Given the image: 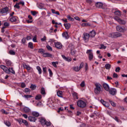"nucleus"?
<instances>
[{"instance_id": "obj_35", "label": "nucleus", "mask_w": 127, "mask_h": 127, "mask_svg": "<svg viewBox=\"0 0 127 127\" xmlns=\"http://www.w3.org/2000/svg\"><path fill=\"white\" fill-rule=\"evenodd\" d=\"M28 47L31 48V49H33V43L32 42H29L28 43Z\"/></svg>"}, {"instance_id": "obj_60", "label": "nucleus", "mask_w": 127, "mask_h": 127, "mask_svg": "<svg viewBox=\"0 0 127 127\" xmlns=\"http://www.w3.org/2000/svg\"><path fill=\"white\" fill-rule=\"evenodd\" d=\"M43 72H44V73H46L47 72V67H43Z\"/></svg>"}, {"instance_id": "obj_46", "label": "nucleus", "mask_w": 127, "mask_h": 127, "mask_svg": "<svg viewBox=\"0 0 127 127\" xmlns=\"http://www.w3.org/2000/svg\"><path fill=\"white\" fill-rule=\"evenodd\" d=\"M113 119H114V120H115V121L117 122V123H120L121 122V120L120 119H119V118L117 117H115V118H113Z\"/></svg>"}, {"instance_id": "obj_26", "label": "nucleus", "mask_w": 127, "mask_h": 127, "mask_svg": "<svg viewBox=\"0 0 127 127\" xmlns=\"http://www.w3.org/2000/svg\"><path fill=\"white\" fill-rule=\"evenodd\" d=\"M5 63L7 65V66H11V61L8 60H5Z\"/></svg>"}, {"instance_id": "obj_62", "label": "nucleus", "mask_w": 127, "mask_h": 127, "mask_svg": "<svg viewBox=\"0 0 127 127\" xmlns=\"http://www.w3.org/2000/svg\"><path fill=\"white\" fill-rule=\"evenodd\" d=\"M4 26H9V23H8L7 22H5L4 23Z\"/></svg>"}, {"instance_id": "obj_4", "label": "nucleus", "mask_w": 127, "mask_h": 127, "mask_svg": "<svg viewBox=\"0 0 127 127\" xmlns=\"http://www.w3.org/2000/svg\"><path fill=\"white\" fill-rule=\"evenodd\" d=\"M86 54L88 55V59L89 61H92L94 58V54H93V51L92 50H87L86 51Z\"/></svg>"}, {"instance_id": "obj_5", "label": "nucleus", "mask_w": 127, "mask_h": 127, "mask_svg": "<svg viewBox=\"0 0 127 127\" xmlns=\"http://www.w3.org/2000/svg\"><path fill=\"white\" fill-rule=\"evenodd\" d=\"M121 36H122V34L119 32L112 33L109 35V37H111V38H118V37H121Z\"/></svg>"}, {"instance_id": "obj_49", "label": "nucleus", "mask_w": 127, "mask_h": 127, "mask_svg": "<svg viewBox=\"0 0 127 127\" xmlns=\"http://www.w3.org/2000/svg\"><path fill=\"white\" fill-rule=\"evenodd\" d=\"M109 102L110 103L111 105L113 106V107H116V103L111 100H109Z\"/></svg>"}, {"instance_id": "obj_48", "label": "nucleus", "mask_w": 127, "mask_h": 127, "mask_svg": "<svg viewBox=\"0 0 127 127\" xmlns=\"http://www.w3.org/2000/svg\"><path fill=\"white\" fill-rule=\"evenodd\" d=\"M16 8H17L18 9H19L20 8V6H19V3H16V4L14 6Z\"/></svg>"}, {"instance_id": "obj_12", "label": "nucleus", "mask_w": 127, "mask_h": 127, "mask_svg": "<svg viewBox=\"0 0 127 127\" xmlns=\"http://www.w3.org/2000/svg\"><path fill=\"white\" fill-rule=\"evenodd\" d=\"M62 57L63 59H64V60H65V61H67V62H70V61H72V59H71V58L66 57L64 55H62Z\"/></svg>"}, {"instance_id": "obj_34", "label": "nucleus", "mask_w": 127, "mask_h": 127, "mask_svg": "<svg viewBox=\"0 0 127 127\" xmlns=\"http://www.w3.org/2000/svg\"><path fill=\"white\" fill-rule=\"evenodd\" d=\"M52 64L53 65V66H54V67H55V68L57 67V65L58 64V62H53L52 63Z\"/></svg>"}, {"instance_id": "obj_8", "label": "nucleus", "mask_w": 127, "mask_h": 127, "mask_svg": "<svg viewBox=\"0 0 127 127\" xmlns=\"http://www.w3.org/2000/svg\"><path fill=\"white\" fill-rule=\"evenodd\" d=\"M116 29L117 31H119V32H125V31H126L125 28L119 25L116 27Z\"/></svg>"}, {"instance_id": "obj_16", "label": "nucleus", "mask_w": 127, "mask_h": 127, "mask_svg": "<svg viewBox=\"0 0 127 127\" xmlns=\"http://www.w3.org/2000/svg\"><path fill=\"white\" fill-rule=\"evenodd\" d=\"M95 5L98 7V8H102V7H103V3L101 2H97L95 4Z\"/></svg>"}, {"instance_id": "obj_17", "label": "nucleus", "mask_w": 127, "mask_h": 127, "mask_svg": "<svg viewBox=\"0 0 127 127\" xmlns=\"http://www.w3.org/2000/svg\"><path fill=\"white\" fill-rule=\"evenodd\" d=\"M39 122L41 123L42 126H44V125H45V123H46V120H45L44 118H42L40 119Z\"/></svg>"}, {"instance_id": "obj_56", "label": "nucleus", "mask_w": 127, "mask_h": 127, "mask_svg": "<svg viewBox=\"0 0 127 127\" xmlns=\"http://www.w3.org/2000/svg\"><path fill=\"white\" fill-rule=\"evenodd\" d=\"M31 14H32V15L34 16H35L36 14H37V12H36V11H31Z\"/></svg>"}, {"instance_id": "obj_13", "label": "nucleus", "mask_w": 127, "mask_h": 127, "mask_svg": "<svg viewBox=\"0 0 127 127\" xmlns=\"http://www.w3.org/2000/svg\"><path fill=\"white\" fill-rule=\"evenodd\" d=\"M43 56V57H50V58H52V54L49 53H44Z\"/></svg>"}, {"instance_id": "obj_63", "label": "nucleus", "mask_w": 127, "mask_h": 127, "mask_svg": "<svg viewBox=\"0 0 127 127\" xmlns=\"http://www.w3.org/2000/svg\"><path fill=\"white\" fill-rule=\"evenodd\" d=\"M124 14L125 16H127V10H123Z\"/></svg>"}, {"instance_id": "obj_44", "label": "nucleus", "mask_w": 127, "mask_h": 127, "mask_svg": "<svg viewBox=\"0 0 127 127\" xmlns=\"http://www.w3.org/2000/svg\"><path fill=\"white\" fill-rule=\"evenodd\" d=\"M30 88L32 90H35V89H36V85L31 84L30 86Z\"/></svg>"}, {"instance_id": "obj_25", "label": "nucleus", "mask_w": 127, "mask_h": 127, "mask_svg": "<svg viewBox=\"0 0 127 127\" xmlns=\"http://www.w3.org/2000/svg\"><path fill=\"white\" fill-rule=\"evenodd\" d=\"M64 25L65 29H69L71 27V25L69 23L64 24Z\"/></svg>"}, {"instance_id": "obj_55", "label": "nucleus", "mask_w": 127, "mask_h": 127, "mask_svg": "<svg viewBox=\"0 0 127 127\" xmlns=\"http://www.w3.org/2000/svg\"><path fill=\"white\" fill-rule=\"evenodd\" d=\"M33 42H37V39L36 36H35L33 38Z\"/></svg>"}, {"instance_id": "obj_57", "label": "nucleus", "mask_w": 127, "mask_h": 127, "mask_svg": "<svg viewBox=\"0 0 127 127\" xmlns=\"http://www.w3.org/2000/svg\"><path fill=\"white\" fill-rule=\"evenodd\" d=\"M21 88H25V87H26V85L24 83L22 82L21 84Z\"/></svg>"}, {"instance_id": "obj_11", "label": "nucleus", "mask_w": 127, "mask_h": 127, "mask_svg": "<svg viewBox=\"0 0 127 127\" xmlns=\"http://www.w3.org/2000/svg\"><path fill=\"white\" fill-rule=\"evenodd\" d=\"M109 93L112 96H114L117 94V90L115 88H112L109 90Z\"/></svg>"}, {"instance_id": "obj_52", "label": "nucleus", "mask_w": 127, "mask_h": 127, "mask_svg": "<svg viewBox=\"0 0 127 127\" xmlns=\"http://www.w3.org/2000/svg\"><path fill=\"white\" fill-rule=\"evenodd\" d=\"M38 52L39 53H41V54H43V53H44V50H43V49H40L39 50Z\"/></svg>"}, {"instance_id": "obj_23", "label": "nucleus", "mask_w": 127, "mask_h": 127, "mask_svg": "<svg viewBox=\"0 0 127 127\" xmlns=\"http://www.w3.org/2000/svg\"><path fill=\"white\" fill-rule=\"evenodd\" d=\"M28 120L30 122H35L36 118L35 117L30 116L28 117Z\"/></svg>"}, {"instance_id": "obj_33", "label": "nucleus", "mask_w": 127, "mask_h": 127, "mask_svg": "<svg viewBox=\"0 0 127 127\" xmlns=\"http://www.w3.org/2000/svg\"><path fill=\"white\" fill-rule=\"evenodd\" d=\"M114 13L115 14V15H118L119 16L121 15V11L120 10H116Z\"/></svg>"}, {"instance_id": "obj_64", "label": "nucleus", "mask_w": 127, "mask_h": 127, "mask_svg": "<svg viewBox=\"0 0 127 127\" xmlns=\"http://www.w3.org/2000/svg\"><path fill=\"white\" fill-rule=\"evenodd\" d=\"M80 127H87V126L84 124H82L80 126Z\"/></svg>"}, {"instance_id": "obj_38", "label": "nucleus", "mask_w": 127, "mask_h": 127, "mask_svg": "<svg viewBox=\"0 0 127 127\" xmlns=\"http://www.w3.org/2000/svg\"><path fill=\"white\" fill-rule=\"evenodd\" d=\"M8 53L10 54V55H15V52L12 50H10L8 52Z\"/></svg>"}, {"instance_id": "obj_6", "label": "nucleus", "mask_w": 127, "mask_h": 127, "mask_svg": "<svg viewBox=\"0 0 127 127\" xmlns=\"http://www.w3.org/2000/svg\"><path fill=\"white\" fill-rule=\"evenodd\" d=\"M8 11V7H5L0 9V12L2 14H6Z\"/></svg>"}, {"instance_id": "obj_37", "label": "nucleus", "mask_w": 127, "mask_h": 127, "mask_svg": "<svg viewBox=\"0 0 127 127\" xmlns=\"http://www.w3.org/2000/svg\"><path fill=\"white\" fill-rule=\"evenodd\" d=\"M66 17L68 20H70V21H74V18L70 17V15L66 16Z\"/></svg>"}, {"instance_id": "obj_31", "label": "nucleus", "mask_w": 127, "mask_h": 127, "mask_svg": "<svg viewBox=\"0 0 127 127\" xmlns=\"http://www.w3.org/2000/svg\"><path fill=\"white\" fill-rule=\"evenodd\" d=\"M32 115L34 116V117H39V113L37 112H33Z\"/></svg>"}, {"instance_id": "obj_53", "label": "nucleus", "mask_w": 127, "mask_h": 127, "mask_svg": "<svg viewBox=\"0 0 127 127\" xmlns=\"http://www.w3.org/2000/svg\"><path fill=\"white\" fill-rule=\"evenodd\" d=\"M46 47L48 50H49L50 51H52V48L50 46L47 45Z\"/></svg>"}, {"instance_id": "obj_28", "label": "nucleus", "mask_w": 127, "mask_h": 127, "mask_svg": "<svg viewBox=\"0 0 127 127\" xmlns=\"http://www.w3.org/2000/svg\"><path fill=\"white\" fill-rule=\"evenodd\" d=\"M105 67L107 70H110V69H111V64H106L105 65Z\"/></svg>"}, {"instance_id": "obj_1", "label": "nucleus", "mask_w": 127, "mask_h": 127, "mask_svg": "<svg viewBox=\"0 0 127 127\" xmlns=\"http://www.w3.org/2000/svg\"><path fill=\"white\" fill-rule=\"evenodd\" d=\"M0 67L1 69H2V70L5 71L6 74H10V73H12V74H13L14 75L15 74V71H14V70H13V68L12 67L7 68L6 66L3 65H0Z\"/></svg>"}, {"instance_id": "obj_20", "label": "nucleus", "mask_w": 127, "mask_h": 127, "mask_svg": "<svg viewBox=\"0 0 127 127\" xmlns=\"http://www.w3.org/2000/svg\"><path fill=\"white\" fill-rule=\"evenodd\" d=\"M17 19V17L16 16H13L9 19V21H11V22H15Z\"/></svg>"}, {"instance_id": "obj_50", "label": "nucleus", "mask_w": 127, "mask_h": 127, "mask_svg": "<svg viewBox=\"0 0 127 127\" xmlns=\"http://www.w3.org/2000/svg\"><path fill=\"white\" fill-rule=\"evenodd\" d=\"M24 97L26 98V99H29V98H32V95H24Z\"/></svg>"}, {"instance_id": "obj_42", "label": "nucleus", "mask_w": 127, "mask_h": 127, "mask_svg": "<svg viewBox=\"0 0 127 127\" xmlns=\"http://www.w3.org/2000/svg\"><path fill=\"white\" fill-rule=\"evenodd\" d=\"M114 19L115 20H116V21H118V22H120V21L121 20V18H120V17H118V16H115L114 17Z\"/></svg>"}, {"instance_id": "obj_40", "label": "nucleus", "mask_w": 127, "mask_h": 127, "mask_svg": "<svg viewBox=\"0 0 127 127\" xmlns=\"http://www.w3.org/2000/svg\"><path fill=\"white\" fill-rule=\"evenodd\" d=\"M90 24L89 23H83L82 24V26H90Z\"/></svg>"}, {"instance_id": "obj_30", "label": "nucleus", "mask_w": 127, "mask_h": 127, "mask_svg": "<svg viewBox=\"0 0 127 127\" xmlns=\"http://www.w3.org/2000/svg\"><path fill=\"white\" fill-rule=\"evenodd\" d=\"M41 94L42 95H45V94H46L45 93V88H44V87H42L41 89Z\"/></svg>"}, {"instance_id": "obj_14", "label": "nucleus", "mask_w": 127, "mask_h": 127, "mask_svg": "<svg viewBox=\"0 0 127 127\" xmlns=\"http://www.w3.org/2000/svg\"><path fill=\"white\" fill-rule=\"evenodd\" d=\"M103 88L106 91H110V86L107 83H104L103 85Z\"/></svg>"}, {"instance_id": "obj_21", "label": "nucleus", "mask_w": 127, "mask_h": 127, "mask_svg": "<svg viewBox=\"0 0 127 127\" xmlns=\"http://www.w3.org/2000/svg\"><path fill=\"white\" fill-rule=\"evenodd\" d=\"M23 111L25 112V113H29L30 112V109L27 107H25L23 108Z\"/></svg>"}, {"instance_id": "obj_2", "label": "nucleus", "mask_w": 127, "mask_h": 127, "mask_svg": "<svg viewBox=\"0 0 127 127\" xmlns=\"http://www.w3.org/2000/svg\"><path fill=\"white\" fill-rule=\"evenodd\" d=\"M95 87L94 88V93L96 95H99L102 92V89H103V86L101 84L99 83H95Z\"/></svg>"}, {"instance_id": "obj_3", "label": "nucleus", "mask_w": 127, "mask_h": 127, "mask_svg": "<svg viewBox=\"0 0 127 127\" xmlns=\"http://www.w3.org/2000/svg\"><path fill=\"white\" fill-rule=\"evenodd\" d=\"M77 105L79 108H86V107L87 106V104L86 103V102L85 101H84L83 100H79L77 101Z\"/></svg>"}, {"instance_id": "obj_7", "label": "nucleus", "mask_w": 127, "mask_h": 127, "mask_svg": "<svg viewBox=\"0 0 127 127\" xmlns=\"http://www.w3.org/2000/svg\"><path fill=\"white\" fill-rule=\"evenodd\" d=\"M83 38L85 42H87V41L89 40V38H90V34L87 33H84L83 34Z\"/></svg>"}, {"instance_id": "obj_22", "label": "nucleus", "mask_w": 127, "mask_h": 127, "mask_svg": "<svg viewBox=\"0 0 127 127\" xmlns=\"http://www.w3.org/2000/svg\"><path fill=\"white\" fill-rule=\"evenodd\" d=\"M36 69L38 70L39 75H41L42 74V69H41V67L39 66H37Z\"/></svg>"}, {"instance_id": "obj_10", "label": "nucleus", "mask_w": 127, "mask_h": 127, "mask_svg": "<svg viewBox=\"0 0 127 127\" xmlns=\"http://www.w3.org/2000/svg\"><path fill=\"white\" fill-rule=\"evenodd\" d=\"M55 46L58 49H61L62 48V44L60 42H57L55 43Z\"/></svg>"}, {"instance_id": "obj_61", "label": "nucleus", "mask_w": 127, "mask_h": 127, "mask_svg": "<svg viewBox=\"0 0 127 127\" xmlns=\"http://www.w3.org/2000/svg\"><path fill=\"white\" fill-rule=\"evenodd\" d=\"M80 86L81 87H85V81H82V82L81 83Z\"/></svg>"}, {"instance_id": "obj_47", "label": "nucleus", "mask_w": 127, "mask_h": 127, "mask_svg": "<svg viewBox=\"0 0 127 127\" xmlns=\"http://www.w3.org/2000/svg\"><path fill=\"white\" fill-rule=\"evenodd\" d=\"M119 23H120V24H125L126 23V21L120 19V21H119Z\"/></svg>"}, {"instance_id": "obj_9", "label": "nucleus", "mask_w": 127, "mask_h": 127, "mask_svg": "<svg viewBox=\"0 0 127 127\" xmlns=\"http://www.w3.org/2000/svg\"><path fill=\"white\" fill-rule=\"evenodd\" d=\"M101 103L104 106V107H106V108H109L110 107V104L108 102H106L104 100L101 99L100 100Z\"/></svg>"}, {"instance_id": "obj_15", "label": "nucleus", "mask_w": 127, "mask_h": 127, "mask_svg": "<svg viewBox=\"0 0 127 127\" xmlns=\"http://www.w3.org/2000/svg\"><path fill=\"white\" fill-rule=\"evenodd\" d=\"M63 37L65 39H68L69 38V34L67 32H65L62 34Z\"/></svg>"}, {"instance_id": "obj_32", "label": "nucleus", "mask_w": 127, "mask_h": 127, "mask_svg": "<svg viewBox=\"0 0 127 127\" xmlns=\"http://www.w3.org/2000/svg\"><path fill=\"white\" fill-rule=\"evenodd\" d=\"M42 96L40 94H38L35 97V100H41Z\"/></svg>"}, {"instance_id": "obj_19", "label": "nucleus", "mask_w": 127, "mask_h": 127, "mask_svg": "<svg viewBox=\"0 0 127 127\" xmlns=\"http://www.w3.org/2000/svg\"><path fill=\"white\" fill-rule=\"evenodd\" d=\"M95 35H96V32L94 30L90 31V32L89 33V36L91 37H95Z\"/></svg>"}, {"instance_id": "obj_27", "label": "nucleus", "mask_w": 127, "mask_h": 127, "mask_svg": "<svg viewBox=\"0 0 127 127\" xmlns=\"http://www.w3.org/2000/svg\"><path fill=\"white\" fill-rule=\"evenodd\" d=\"M57 94L58 97H60V98L63 97L62 95H63V92L59 91L57 92Z\"/></svg>"}, {"instance_id": "obj_51", "label": "nucleus", "mask_w": 127, "mask_h": 127, "mask_svg": "<svg viewBox=\"0 0 127 127\" xmlns=\"http://www.w3.org/2000/svg\"><path fill=\"white\" fill-rule=\"evenodd\" d=\"M24 90L26 94H27V93H30V89L28 88H26Z\"/></svg>"}, {"instance_id": "obj_45", "label": "nucleus", "mask_w": 127, "mask_h": 127, "mask_svg": "<svg viewBox=\"0 0 127 127\" xmlns=\"http://www.w3.org/2000/svg\"><path fill=\"white\" fill-rule=\"evenodd\" d=\"M44 125L46 126L47 127H50V126H51V123L46 121Z\"/></svg>"}, {"instance_id": "obj_24", "label": "nucleus", "mask_w": 127, "mask_h": 127, "mask_svg": "<svg viewBox=\"0 0 127 127\" xmlns=\"http://www.w3.org/2000/svg\"><path fill=\"white\" fill-rule=\"evenodd\" d=\"M72 70L75 72H78V71H80V68H79V66H73L72 67Z\"/></svg>"}, {"instance_id": "obj_18", "label": "nucleus", "mask_w": 127, "mask_h": 127, "mask_svg": "<svg viewBox=\"0 0 127 127\" xmlns=\"http://www.w3.org/2000/svg\"><path fill=\"white\" fill-rule=\"evenodd\" d=\"M23 67L25 68V69H26L27 71H29V70H32V67H30L29 65L27 64H23Z\"/></svg>"}, {"instance_id": "obj_36", "label": "nucleus", "mask_w": 127, "mask_h": 127, "mask_svg": "<svg viewBox=\"0 0 127 127\" xmlns=\"http://www.w3.org/2000/svg\"><path fill=\"white\" fill-rule=\"evenodd\" d=\"M4 124L7 127H10V126H11L10 122H9V121H5Z\"/></svg>"}, {"instance_id": "obj_58", "label": "nucleus", "mask_w": 127, "mask_h": 127, "mask_svg": "<svg viewBox=\"0 0 127 127\" xmlns=\"http://www.w3.org/2000/svg\"><path fill=\"white\" fill-rule=\"evenodd\" d=\"M23 124H25V126H28V123H27V121L26 120H23Z\"/></svg>"}, {"instance_id": "obj_29", "label": "nucleus", "mask_w": 127, "mask_h": 127, "mask_svg": "<svg viewBox=\"0 0 127 127\" xmlns=\"http://www.w3.org/2000/svg\"><path fill=\"white\" fill-rule=\"evenodd\" d=\"M72 96L74 99H76V100H78V94L76 92H73L72 93Z\"/></svg>"}, {"instance_id": "obj_41", "label": "nucleus", "mask_w": 127, "mask_h": 127, "mask_svg": "<svg viewBox=\"0 0 127 127\" xmlns=\"http://www.w3.org/2000/svg\"><path fill=\"white\" fill-rule=\"evenodd\" d=\"M107 48V46L104 45L103 44L100 45V47L99 48L100 49H106Z\"/></svg>"}, {"instance_id": "obj_59", "label": "nucleus", "mask_w": 127, "mask_h": 127, "mask_svg": "<svg viewBox=\"0 0 127 127\" xmlns=\"http://www.w3.org/2000/svg\"><path fill=\"white\" fill-rule=\"evenodd\" d=\"M18 122L19 124H23V119H20L18 120Z\"/></svg>"}, {"instance_id": "obj_54", "label": "nucleus", "mask_w": 127, "mask_h": 127, "mask_svg": "<svg viewBox=\"0 0 127 127\" xmlns=\"http://www.w3.org/2000/svg\"><path fill=\"white\" fill-rule=\"evenodd\" d=\"M120 70H121V67H120L119 66H118L116 68L115 72H120Z\"/></svg>"}, {"instance_id": "obj_39", "label": "nucleus", "mask_w": 127, "mask_h": 127, "mask_svg": "<svg viewBox=\"0 0 127 127\" xmlns=\"http://www.w3.org/2000/svg\"><path fill=\"white\" fill-rule=\"evenodd\" d=\"M50 77H52L53 76V72H52V70L50 68L48 69Z\"/></svg>"}, {"instance_id": "obj_43", "label": "nucleus", "mask_w": 127, "mask_h": 127, "mask_svg": "<svg viewBox=\"0 0 127 127\" xmlns=\"http://www.w3.org/2000/svg\"><path fill=\"white\" fill-rule=\"evenodd\" d=\"M71 54L72 56H75V54H76V51L74 50H71Z\"/></svg>"}]
</instances>
